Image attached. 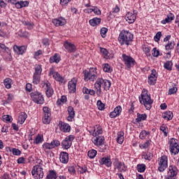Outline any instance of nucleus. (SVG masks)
I'll use <instances>...</instances> for the list:
<instances>
[{"mask_svg": "<svg viewBox=\"0 0 179 179\" xmlns=\"http://www.w3.org/2000/svg\"><path fill=\"white\" fill-rule=\"evenodd\" d=\"M161 37H162V31H158L154 37L155 41L157 43L158 41H160Z\"/></svg>", "mask_w": 179, "mask_h": 179, "instance_id": "obj_58", "label": "nucleus"}, {"mask_svg": "<svg viewBox=\"0 0 179 179\" xmlns=\"http://www.w3.org/2000/svg\"><path fill=\"white\" fill-rule=\"evenodd\" d=\"M111 86V82L107 79H104L103 87L104 90H109Z\"/></svg>", "mask_w": 179, "mask_h": 179, "instance_id": "obj_37", "label": "nucleus"}, {"mask_svg": "<svg viewBox=\"0 0 179 179\" xmlns=\"http://www.w3.org/2000/svg\"><path fill=\"white\" fill-rule=\"evenodd\" d=\"M13 50L15 52H17L18 54V55H23L26 50H27V47H26L25 45L19 46V45H15L13 46Z\"/></svg>", "mask_w": 179, "mask_h": 179, "instance_id": "obj_12", "label": "nucleus"}, {"mask_svg": "<svg viewBox=\"0 0 179 179\" xmlns=\"http://www.w3.org/2000/svg\"><path fill=\"white\" fill-rule=\"evenodd\" d=\"M26 118H27V115L26 114V113L21 112L18 117V122H20V124H23V122L26 121Z\"/></svg>", "mask_w": 179, "mask_h": 179, "instance_id": "obj_30", "label": "nucleus"}, {"mask_svg": "<svg viewBox=\"0 0 179 179\" xmlns=\"http://www.w3.org/2000/svg\"><path fill=\"white\" fill-rule=\"evenodd\" d=\"M159 166L158 167L159 171L163 173L167 169V156L163 155L160 157Z\"/></svg>", "mask_w": 179, "mask_h": 179, "instance_id": "obj_8", "label": "nucleus"}, {"mask_svg": "<svg viewBox=\"0 0 179 179\" xmlns=\"http://www.w3.org/2000/svg\"><path fill=\"white\" fill-rule=\"evenodd\" d=\"M104 143V136H99L98 140V146H100Z\"/></svg>", "mask_w": 179, "mask_h": 179, "instance_id": "obj_63", "label": "nucleus"}, {"mask_svg": "<svg viewBox=\"0 0 179 179\" xmlns=\"http://www.w3.org/2000/svg\"><path fill=\"white\" fill-rule=\"evenodd\" d=\"M156 80H157V78H156L155 77H148V83L149 85H156Z\"/></svg>", "mask_w": 179, "mask_h": 179, "instance_id": "obj_54", "label": "nucleus"}, {"mask_svg": "<svg viewBox=\"0 0 179 179\" xmlns=\"http://www.w3.org/2000/svg\"><path fill=\"white\" fill-rule=\"evenodd\" d=\"M41 79V76L34 74V76H33V83H34V85H38V83H40Z\"/></svg>", "mask_w": 179, "mask_h": 179, "instance_id": "obj_40", "label": "nucleus"}, {"mask_svg": "<svg viewBox=\"0 0 179 179\" xmlns=\"http://www.w3.org/2000/svg\"><path fill=\"white\" fill-rule=\"evenodd\" d=\"M26 6H29L27 1H20L15 3V8H17V9H22V8H26Z\"/></svg>", "mask_w": 179, "mask_h": 179, "instance_id": "obj_24", "label": "nucleus"}, {"mask_svg": "<svg viewBox=\"0 0 179 179\" xmlns=\"http://www.w3.org/2000/svg\"><path fill=\"white\" fill-rule=\"evenodd\" d=\"M108 31V29L106 27H103L102 29H101L100 33L103 38H105Z\"/></svg>", "mask_w": 179, "mask_h": 179, "instance_id": "obj_50", "label": "nucleus"}, {"mask_svg": "<svg viewBox=\"0 0 179 179\" xmlns=\"http://www.w3.org/2000/svg\"><path fill=\"white\" fill-rule=\"evenodd\" d=\"M173 116L174 115H173V112L170 110L166 111L162 115L163 118H164V120H167V121H170L171 120H173Z\"/></svg>", "mask_w": 179, "mask_h": 179, "instance_id": "obj_27", "label": "nucleus"}, {"mask_svg": "<svg viewBox=\"0 0 179 179\" xmlns=\"http://www.w3.org/2000/svg\"><path fill=\"white\" fill-rule=\"evenodd\" d=\"M41 142H43V138H41V136L38 135L34 141V143L38 144V143H41Z\"/></svg>", "mask_w": 179, "mask_h": 179, "instance_id": "obj_61", "label": "nucleus"}, {"mask_svg": "<svg viewBox=\"0 0 179 179\" xmlns=\"http://www.w3.org/2000/svg\"><path fill=\"white\" fill-rule=\"evenodd\" d=\"M170 152L171 153H173V155H178L179 148H171Z\"/></svg>", "mask_w": 179, "mask_h": 179, "instance_id": "obj_64", "label": "nucleus"}, {"mask_svg": "<svg viewBox=\"0 0 179 179\" xmlns=\"http://www.w3.org/2000/svg\"><path fill=\"white\" fill-rule=\"evenodd\" d=\"M43 111L44 115H51V110L47 106L43 107Z\"/></svg>", "mask_w": 179, "mask_h": 179, "instance_id": "obj_51", "label": "nucleus"}, {"mask_svg": "<svg viewBox=\"0 0 179 179\" xmlns=\"http://www.w3.org/2000/svg\"><path fill=\"white\" fill-rule=\"evenodd\" d=\"M148 135H150V131H142L140 133V139H145V138H146L148 136Z\"/></svg>", "mask_w": 179, "mask_h": 179, "instance_id": "obj_46", "label": "nucleus"}, {"mask_svg": "<svg viewBox=\"0 0 179 179\" xmlns=\"http://www.w3.org/2000/svg\"><path fill=\"white\" fill-rule=\"evenodd\" d=\"M50 63L53 64V62H55V64H59V61H61V57L58 53H55L53 56L50 57Z\"/></svg>", "mask_w": 179, "mask_h": 179, "instance_id": "obj_22", "label": "nucleus"}, {"mask_svg": "<svg viewBox=\"0 0 179 179\" xmlns=\"http://www.w3.org/2000/svg\"><path fill=\"white\" fill-rule=\"evenodd\" d=\"M41 72H43V69L41 68V66L37 65L35 67V72L34 75H38L41 76Z\"/></svg>", "mask_w": 179, "mask_h": 179, "instance_id": "obj_43", "label": "nucleus"}, {"mask_svg": "<svg viewBox=\"0 0 179 179\" xmlns=\"http://www.w3.org/2000/svg\"><path fill=\"white\" fill-rule=\"evenodd\" d=\"M124 131H119L117 133V142L120 145H122V143H124Z\"/></svg>", "mask_w": 179, "mask_h": 179, "instance_id": "obj_29", "label": "nucleus"}, {"mask_svg": "<svg viewBox=\"0 0 179 179\" xmlns=\"http://www.w3.org/2000/svg\"><path fill=\"white\" fill-rule=\"evenodd\" d=\"M178 171V169H177V166H170L169 167V177H176V175L177 174Z\"/></svg>", "mask_w": 179, "mask_h": 179, "instance_id": "obj_17", "label": "nucleus"}, {"mask_svg": "<svg viewBox=\"0 0 179 179\" xmlns=\"http://www.w3.org/2000/svg\"><path fill=\"white\" fill-rule=\"evenodd\" d=\"M173 66V62L171 61H168L164 63V67L165 69H167V71H171Z\"/></svg>", "mask_w": 179, "mask_h": 179, "instance_id": "obj_42", "label": "nucleus"}, {"mask_svg": "<svg viewBox=\"0 0 179 179\" xmlns=\"http://www.w3.org/2000/svg\"><path fill=\"white\" fill-rule=\"evenodd\" d=\"M175 16L173 13H169L167 17L162 21V24H166V23H170L172 20H174Z\"/></svg>", "mask_w": 179, "mask_h": 179, "instance_id": "obj_26", "label": "nucleus"}, {"mask_svg": "<svg viewBox=\"0 0 179 179\" xmlns=\"http://www.w3.org/2000/svg\"><path fill=\"white\" fill-rule=\"evenodd\" d=\"M69 117H67L68 121H72L73 118H75V110L73 109V107L69 106L67 108Z\"/></svg>", "mask_w": 179, "mask_h": 179, "instance_id": "obj_19", "label": "nucleus"}, {"mask_svg": "<svg viewBox=\"0 0 179 179\" xmlns=\"http://www.w3.org/2000/svg\"><path fill=\"white\" fill-rule=\"evenodd\" d=\"M136 169L138 173H145V171L146 170V165H145V164H138Z\"/></svg>", "mask_w": 179, "mask_h": 179, "instance_id": "obj_36", "label": "nucleus"}, {"mask_svg": "<svg viewBox=\"0 0 179 179\" xmlns=\"http://www.w3.org/2000/svg\"><path fill=\"white\" fill-rule=\"evenodd\" d=\"M60 162L61 163H64V164H66L68 162H69V154L66 152H62L60 153Z\"/></svg>", "mask_w": 179, "mask_h": 179, "instance_id": "obj_15", "label": "nucleus"}, {"mask_svg": "<svg viewBox=\"0 0 179 179\" xmlns=\"http://www.w3.org/2000/svg\"><path fill=\"white\" fill-rule=\"evenodd\" d=\"M103 133V129L101 127L97 128V129H94V133L92 134L93 136H99L101 134Z\"/></svg>", "mask_w": 179, "mask_h": 179, "instance_id": "obj_49", "label": "nucleus"}, {"mask_svg": "<svg viewBox=\"0 0 179 179\" xmlns=\"http://www.w3.org/2000/svg\"><path fill=\"white\" fill-rule=\"evenodd\" d=\"M31 174L35 179H42L44 177V172L41 165H36L31 170Z\"/></svg>", "mask_w": 179, "mask_h": 179, "instance_id": "obj_4", "label": "nucleus"}, {"mask_svg": "<svg viewBox=\"0 0 179 179\" xmlns=\"http://www.w3.org/2000/svg\"><path fill=\"white\" fill-rule=\"evenodd\" d=\"M148 118V115L146 113L141 114L139 113H137V118L136 119V122H141L142 121H145Z\"/></svg>", "mask_w": 179, "mask_h": 179, "instance_id": "obj_28", "label": "nucleus"}, {"mask_svg": "<svg viewBox=\"0 0 179 179\" xmlns=\"http://www.w3.org/2000/svg\"><path fill=\"white\" fill-rule=\"evenodd\" d=\"M160 131H163L164 136H167L168 129L166 128V127H164V125L160 127Z\"/></svg>", "mask_w": 179, "mask_h": 179, "instance_id": "obj_62", "label": "nucleus"}, {"mask_svg": "<svg viewBox=\"0 0 179 179\" xmlns=\"http://www.w3.org/2000/svg\"><path fill=\"white\" fill-rule=\"evenodd\" d=\"M103 69L104 72H107L108 73H111L113 72V69L108 64H105L103 66Z\"/></svg>", "mask_w": 179, "mask_h": 179, "instance_id": "obj_41", "label": "nucleus"}, {"mask_svg": "<svg viewBox=\"0 0 179 179\" xmlns=\"http://www.w3.org/2000/svg\"><path fill=\"white\" fill-rule=\"evenodd\" d=\"M101 22V18L99 17H94L92 20H90L89 23L91 26L94 27L95 26H97V24H100Z\"/></svg>", "mask_w": 179, "mask_h": 179, "instance_id": "obj_25", "label": "nucleus"}, {"mask_svg": "<svg viewBox=\"0 0 179 179\" xmlns=\"http://www.w3.org/2000/svg\"><path fill=\"white\" fill-rule=\"evenodd\" d=\"M46 179H59V178L57 177V172L55 171H50Z\"/></svg>", "mask_w": 179, "mask_h": 179, "instance_id": "obj_33", "label": "nucleus"}, {"mask_svg": "<svg viewBox=\"0 0 179 179\" xmlns=\"http://www.w3.org/2000/svg\"><path fill=\"white\" fill-rule=\"evenodd\" d=\"M61 145V142L55 139L53 140L50 143H44L43 145V148L44 150H48L51 149H54V148H58Z\"/></svg>", "mask_w": 179, "mask_h": 179, "instance_id": "obj_7", "label": "nucleus"}, {"mask_svg": "<svg viewBox=\"0 0 179 179\" xmlns=\"http://www.w3.org/2000/svg\"><path fill=\"white\" fill-rule=\"evenodd\" d=\"M62 103H66V96H62L61 99L57 101L56 104L61 106Z\"/></svg>", "mask_w": 179, "mask_h": 179, "instance_id": "obj_47", "label": "nucleus"}, {"mask_svg": "<svg viewBox=\"0 0 179 179\" xmlns=\"http://www.w3.org/2000/svg\"><path fill=\"white\" fill-rule=\"evenodd\" d=\"M60 129L63 132H69L71 131V126L66 123H62L60 126Z\"/></svg>", "mask_w": 179, "mask_h": 179, "instance_id": "obj_31", "label": "nucleus"}, {"mask_svg": "<svg viewBox=\"0 0 179 179\" xmlns=\"http://www.w3.org/2000/svg\"><path fill=\"white\" fill-rule=\"evenodd\" d=\"M178 140L176 139V138H171L169 141V143H170V150L171 149H179V145H178Z\"/></svg>", "mask_w": 179, "mask_h": 179, "instance_id": "obj_23", "label": "nucleus"}, {"mask_svg": "<svg viewBox=\"0 0 179 179\" xmlns=\"http://www.w3.org/2000/svg\"><path fill=\"white\" fill-rule=\"evenodd\" d=\"M96 155H97V151L95 150H90L87 154L90 159H94V157H96Z\"/></svg>", "mask_w": 179, "mask_h": 179, "instance_id": "obj_44", "label": "nucleus"}, {"mask_svg": "<svg viewBox=\"0 0 179 179\" xmlns=\"http://www.w3.org/2000/svg\"><path fill=\"white\" fill-rule=\"evenodd\" d=\"M52 23L53 24H55V26H64L65 24H66V20L64 18L60 17L58 19H54L52 20Z\"/></svg>", "mask_w": 179, "mask_h": 179, "instance_id": "obj_16", "label": "nucleus"}, {"mask_svg": "<svg viewBox=\"0 0 179 179\" xmlns=\"http://www.w3.org/2000/svg\"><path fill=\"white\" fill-rule=\"evenodd\" d=\"M100 164H105L106 167H111V159L110 157H103L99 160Z\"/></svg>", "mask_w": 179, "mask_h": 179, "instance_id": "obj_18", "label": "nucleus"}, {"mask_svg": "<svg viewBox=\"0 0 179 179\" xmlns=\"http://www.w3.org/2000/svg\"><path fill=\"white\" fill-rule=\"evenodd\" d=\"M88 10L90 11V13H92V12H94L95 15H101V10L97 8V6H92V8H88Z\"/></svg>", "mask_w": 179, "mask_h": 179, "instance_id": "obj_32", "label": "nucleus"}, {"mask_svg": "<svg viewBox=\"0 0 179 179\" xmlns=\"http://www.w3.org/2000/svg\"><path fill=\"white\" fill-rule=\"evenodd\" d=\"M3 85L6 89H10L12 87V79L6 78L3 81Z\"/></svg>", "mask_w": 179, "mask_h": 179, "instance_id": "obj_35", "label": "nucleus"}, {"mask_svg": "<svg viewBox=\"0 0 179 179\" xmlns=\"http://www.w3.org/2000/svg\"><path fill=\"white\" fill-rule=\"evenodd\" d=\"M53 78L54 79H55V80H57V82H59V83H64L65 80L64 78H62V76H61V75L59 73H55Z\"/></svg>", "mask_w": 179, "mask_h": 179, "instance_id": "obj_39", "label": "nucleus"}, {"mask_svg": "<svg viewBox=\"0 0 179 179\" xmlns=\"http://www.w3.org/2000/svg\"><path fill=\"white\" fill-rule=\"evenodd\" d=\"M174 45H176V43L174 41H172L165 45V49L166 51H170V50H173L174 48Z\"/></svg>", "mask_w": 179, "mask_h": 179, "instance_id": "obj_38", "label": "nucleus"}, {"mask_svg": "<svg viewBox=\"0 0 179 179\" xmlns=\"http://www.w3.org/2000/svg\"><path fill=\"white\" fill-rule=\"evenodd\" d=\"M152 55L155 57H157L159 55H162V54L160 55V51L157 50L156 48H154L152 49Z\"/></svg>", "mask_w": 179, "mask_h": 179, "instance_id": "obj_59", "label": "nucleus"}, {"mask_svg": "<svg viewBox=\"0 0 179 179\" xmlns=\"http://www.w3.org/2000/svg\"><path fill=\"white\" fill-rule=\"evenodd\" d=\"M64 47L69 52H76V46L72 43L65 42L64 44Z\"/></svg>", "mask_w": 179, "mask_h": 179, "instance_id": "obj_13", "label": "nucleus"}, {"mask_svg": "<svg viewBox=\"0 0 179 179\" xmlns=\"http://www.w3.org/2000/svg\"><path fill=\"white\" fill-rule=\"evenodd\" d=\"M84 80L87 82L88 80H92V82H94L96 79H97V71H96V68H90V71H84Z\"/></svg>", "mask_w": 179, "mask_h": 179, "instance_id": "obj_3", "label": "nucleus"}, {"mask_svg": "<svg viewBox=\"0 0 179 179\" xmlns=\"http://www.w3.org/2000/svg\"><path fill=\"white\" fill-rule=\"evenodd\" d=\"M138 99L141 104H143L146 110H150L152 108L153 100H152L150 95L148 94V91H143Z\"/></svg>", "mask_w": 179, "mask_h": 179, "instance_id": "obj_2", "label": "nucleus"}, {"mask_svg": "<svg viewBox=\"0 0 179 179\" xmlns=\"http://www.w3.org/2000/svg\"><path fill=\"white\" fill-rule=\"evenodd\" d=\"M143 51L146 54L147 57H150V47L145 46Z\"/></svg>", "mask_w": 179, "mask_h": 179, "instance_id": "obj_55", "label": "nucleus"}, {"mask_svg": "<svg viewBox=\"0 0 179 179\" xmlns=\"http://www.w3.org/2000/svg\"><path fill=\"white\" fill-rule=\"evenodd\" d=\"M122 59L125 64V65L130 69V68H132L136 64V62H135V59L131 56H127L125 54H123L122 55Z\"/></svg>", "mask_w": 179, "mask_h": 179, "instance_id": "obj_6", "label": "nucleus"}, {"mask_svg": "<svg viewBox=\"0 0 179 179\" xmlns=\"http://www.w3.org/2000/svg\"><path fill=\"white\" fill-rule=\"evenodd\" d=\"M68 87L70 93H75L76 92V82L71 80L69 83Z\"/></svg>", "mask_w": 179, "mask_h": 179, "instance_id": "obj_21", "label": "nucleus"}, {"mask_svg": "<svg viewBox=\"0 0 179 179\" xmlns=\"http://www.w3.org/2000/svg\"><path fill=\"white\" fill-rule=\"evenodd\" d=\"M43 86H45V94L47 97H51L52 94H54V90L51 87V83L48 81H43Z\"/></svg>", "mask_w": 179, "mask_h": 179, "instance_id": "obj_10", "label": "nucleus"}, {"mask_svg": "<svg viewBox=\"0 0 179 179\" xmlns=\"http://www.w3.org/2000/svg\"><path fill=\"white\" fill-rule=\"evenodd\" d=\"M143 157L145 160H150L151 159L153 158V154L150 152H147L143 155Z\"/></svg>", "mask_w": 179, "mask_h": 179, "instance_id": "obj_56", "label": "nucleus"}, {"mask_svg": "<svg viewBox=\"0 0 179 179\" xmlns=\"http://www.w3.org/2000/svg\"><path fill=\"white\" fill-rule=\"evenodd\" d=\"M97 107L101 111L103 110V109L105 107L104 103H103V102H101V101L99 100L96 103Z\"/></svg>", "mask_w": 179, "mask_h": 179, "instance_id": "obj_57", "label": "nucleus"}, {"mask_svg": "<svg viewBox=\"0 0 179 179\" xmlns=\"http://www.w3.org/2000/svg\"><path fill=\"white\" fill-rule=\"evenodd\" d=\"M10 152H12L14 156H20V155H22V151H20L17 148H12V150H10Z\"/></svg>", "mask_w": 179, "mask_h": 179, "instance_id": "obj_48", "label": "nucleus"}, {"mask_svg": "<svg viewBox=\"0 0 179 179\" xmlns=\"http://www.w3.org/2000/svg\"><path fill=\"white\" fill-rule=\"evenodd\" d=\"M113 166H115V168H116L120 173H125V171H127V169H125V164L120 162L117 159L115 160Z\"/></svg>", "mask_w": 179, "mask_h": 179, "instance_id": "obj_11", "label": "nucleus"}, {"mask_svg": "<svg viewBox=\"0 0 179 179\" xmlns=\"http://www.w3.org/2000/svg\"><path fill=\"white\" fill-rule=\"evenodd\" d=\"M134 38V35L129 32V31L122 30L118 37V41L121 45H129V43L132 41Z\"/></svg>", "mask_w": 179, "mask_h": 179, "instance_id": "obj_1", "label": "nucleus"}, {"mask_svg": "<svg viewBox=\"0 0 179 179\" xmlns=\"http://www.w3.org/2000/svg\"><path fill=\"white\" fill-rule=\"evenodd\" d=\"M122 111V108L121 106H117L116 108H115L114 110L111 112L109 115V117L110 118H115L116 117H118L121 114V112Z\"/></svg>", "mask_w": 179, "mask_h": 179, "instance_id": "obj_14", "label": "nucleus"}, {"mask_svg": "<svg viewBox=\"0 0 179 179\" xmlns=\"http://www.w3.org/2000/svg\"><path fill=\"white\" fill-rule=\"evenodd\" d=\"M125 19L128 23H134L136 20V15H134L132 13H128L125 16Z\"/></svg>", "mask_w": 179, "mask_h": 179, "instance_id": "obj_20", "label": "nucleus"}, {"mask_svg": "<svg viewBox=\"0 0 179 179\" xmlns=\"http://www.w3.org/2000/svg\"><path fill=\"white\" fill-rule=\"evenodd\" d=\"M3 121L6 122H10L12 121V116L9 115H3Z\"/></svg>", "mask_w": 179, "mask_h": 179, "instance_id": "obj_53", "label": "nucleus"}, {"mask_svg": "<svg viewBox=\"0 0 179 179\" xmlns=\"http://www.w3.org/2000/svg\"><path fill=\"white\" fill-rule=\"evenodd\" d=\"M101 86H104V79L98 78L94 83V87L96 90L97 96H100V94H101Z\"/></svg>", "mask_w": 179, "mask_h": 179, "instance_id": "obj_9", "label": "nucleus"}, {"mask_svg": "<svg viewBox=\"0 0 179 179\" xmlns=\"http://www.w3.org/2000/svg\"><path fill=\"white\" fill-rule=\"evenodd\" d=\"M51 115H44L43 117L42 118V121L43 124H50L51 121Z\"/></svg>", "mask_w": 179, "mask_h": 179, "instance_id": "obj_45", "label": "nucleus"}, {"mask_svg": "<svg viewBox=\"0 0 179 179\" xmlns=\"http://www.w3.org/2000/svg\"><path fill=\"white\" fill-rule=\"evenodd\" d=\"M178 90V88L177 87H173L172 88L169 89V94L171 96V94H176L177 93V91Z\"/></svg>", "mask_w": 179, "mask_h": 179, "instance_id": "obj_52", "label": "nucleus"}, {"mask_svg": "<svg viewBox=\"0 0 179 179\" xmlns=\"http://www.w3.org/2000/svg\"><path fill=\"white\" fill-rule=\"evenodd\" d=\"M30 96L36 104H44V97L41 92H34L30 94Z\"/></svg>", "mask_w": 179, "mask_h": 179, "instance_id": "obj_5", "label": "nucleus"}, {"mask_svg": "<svg viewBox=\"0 0 179 179\" xmlns=\"http://www.w3.org/2000/svg\"><path fill=\"white\" fill-rule=\"evenodd\" d=\"M62 145L64 148V149H69V148H71V146H72V142H70L66 138H65L62 142Z\"/></svg>", "mask_w": 179, "mask_h": 179, "instance_id": "obj_34", "label": "nucleus"}, {"mask_svg": "<svg viewBox=\"0 0 179 179\" xmlns=\"http://www.w3.org/2000/svg\"><path fill=\"white\" fill-rule=\"evenodd\" d=\"M17 163L18 164H24V163H26V159L23 157H20L17 159Z\"/></svg>", "mask_w": 179, "mask_h": 179, "instance_id": "obj_60", "label": "nucleus"}]
</instances>
